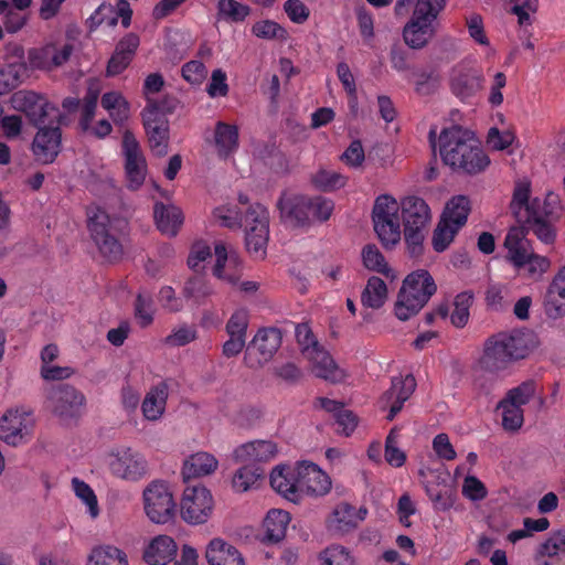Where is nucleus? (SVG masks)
I'll list each match as a JSON object with an SVG mask.
<instances>
[{
    "instance_id": "nucleus-14",
    "label": "nucleus",
    "mask_w": 565,
    "mask_h": 565,
    "mask_svg": "<svg viewBox=\"0 0 565 565\" xmlns=\"http://www.w3.org/2000/svg\"><path fill=\"white\" fill-rule=\"evenodd\" d=\"M142 119L152 152L158 157L167 154L169 121L166 114L156 103L149 102L142 111Z\"/></svg>"
},
{
    "instance_id": "nucleus-21",
    "label": "nucleus",
    "mask_w": 565,
    "mask_h": 565,
    "mask_svg": "<svg viewBox=\"0 0 565 565\" xmlns=\"http://www.w3.org/2000/svg\"><path fill=\"white\" fill-rule=\"evenodd\" d=\"M281 217L295 226L310 225V198L285 193L278 201Z\"/></svg>"
},
{
    "instance_id": "nucleus-64",
    "label": "nucleus",
    "mask_w": 565,
    "mask_h": 565,
    "mask_svg": "<svg viewBox=\"0 0 565 565\" xmlns=\"http://www.w3.org/2000/svg\"><path fill=\"white\" fill-rule=\"evenodd\" d=\"M334 210V203L331 199L323 196L310 198V224L313 222H326L330 218Z\"/></svg>"
},
{
    "instance_id": "nucleus-26",
    "label": "nucleus",
    "mask_w": 565,
    "mask_h": 565,
    "mask_svg": "<svg viewBox=\"0 0 565 565\" xmlns=\"http://www.w3.org/2000/svg\"><path fill=\"white\" fill-rule=\"evenodd\" d=\"M61 149L60 128H41L32 143V150L35 159L44 164L52 163Z\"/></svg>"
},
{
    "instance_id": "nucleus-25",
    "label": "nucleus",
    "mask_w": 565,
    "mask_h": 565,
    "mask_svg": "<svg viewBox=\"0 0 565 565\" xmlns=\"http://www.w3.org/2000/svg\"><path fill=\"white\" fill-rule=\"evenodd\" d=\"M305 359L308 360L310 369L317 377L331 383H340L348 376V372L337 364L331 354L323 347Z\"/></svg>"
},
{
    "instance_id": "nucleus-27",
    "label": "nucleus",
    "mask_w": 565,
    "mask_h": 565,
    "mask_svg": "<svg viewBox=\"0 0 565 565\" xmlns=\"http://www.w3.org/2000/svg\"><path fill=\"white\" fill-rule=\"evenodd\" d=\"M367 514L365 508H355L349 503H339L327 520L328 527L332 531L345 533L356 527Z\"/></svg>"
},
{
    "instance_id": "nucleus-24",
    "label": "nucleus",
    "mask_w": 565,
    "mask_h": 565,
    "mask_svg": "<svg viewBox=\"0 0 565 565\" xmlns=\"http://www.w3.org/2000/svg\"><path fill=\"white\" fill-rule=\"evenodd\" d=\"M278 452L277 445L271 440H253L237 446L233 451L237 463H262L273 460Z\"/></svg>"
},
{
    "instance_id": "nucleus-54",
    "label": "nucleus",
    "mask_w": 565,
    "mask_h": 565,
    "mask_svg": "<svg viewBox=\"0 0 565 565\" xmlns=\"http://www.w3.org/2000/svg\"><path fill=\"white\" fill-rule=\"evenodd\" d=\"M131 14L132 11L130 9L129 3L127 1L120 0L117 4V12H114L111 6L102 4L89 18V20L92 24L98 25L103 23L105 17L109 15L108 20L106 21V24L108 26H113L117 23L119 17H126Z\"/></svg>"
},
{
    "instance_id": "nucleus-49",
    "label": "nucleus",
    "mask_w": 565,
    "mask_h": 565,
    "mask_svg": "<svg viewBox=\"0 0 565 565\" xmlns=\"http://www.w3.org/2000/svg\"><path fill=\"white\" fill-rule=\"evenodd\" d=\"M217 20L227 23L243 22L250 12L248 6L243 4L236 0H218L216 4Z\"/></svg>"
},
{
    "instance_id": "nucleus-53",
    "label": "nucleus",
    "mask_w": 565,
    "mask_h": 565,
    "mask_svg": "<svg viewBox=\"0 0 565 565\" xmlns=\"http://www.w3.org/2000/svg\"><path fill=\"white\" fill-rule=\"evenodd\" d=\"M102 106L116 122H124L129 117V104L118 92L104 94L102 97Z\"/></svg>"
},
{
    "instance_id": "nucleus-42",
    "label": "nucleus",
    "mask_w": 565,
    "mask_h": 565,
    "mask_svg": "<svg viewBox=\"0 0 565 565\" xmlns=\"http://www.w3.org/2000/svg\"><path fill=\"white\" fill-rule=\"evenodd\" d=\"M498 343L508 354L511 361L524 359L529 352L526 337L519 330L494 335Z\"/></svg>"
},
{
    "instance_id": "nucleus-61",
    "label": "nucleus",
    "mask_w": 565,
    "mask_h": 565,
    "mask_svg": "<svg viewBox=\"0 0 565 565\" xmlns=\"http://www.w3.org/2000/svg\"><path fill=\"white\" fill-rule=\"evenodd\" d=\"M198 338L195 326L186 323L174 327L170 334L166 337L164 342L170 347H184Z\"/></svg>"
},
{
    "instance_id": "nucleus-5",
    "label": "nucleus",
    "mask_w": 565,
    "mask_h": 565,
    "mask_svg": "<svg viewBox=\"0 0 565 565\" xmlns=\"http://www.w3.org/2000/svg\"><path fill=\"white\" fill-rule=\"evenodd\" d=\"M142 503L146 516L154 524H168L177 515L172 490L162 480H153L143 489Z\"/></svg>"
},
{
    "instance_id": "nucleus-4",
    "label": "nucleus",
    "mask_w": 565,
    "mask_h": 565,
    "mask_svg": "<svg viewBox=\"0 0 565 565\" xmlns=\"http://www.w3.org/2000/svg\"><path fill=\"white\" fill-rule=\"evenodd\" d=\"M511 362L495 338L489 339L473 370L475 387L481 393H489L499 373L504 371Z\"/></svg>"
},
{
    "instance_id": "nucleus-62",
    "label": "nucleus",
    "mask_w": 565,
    "mask_h": 565,
    "mask_svg": "<svg viewBox=\"0 0 565 565\" xmlns=\"http://www.w3.org/2000/svg\"><path fill=\"white\" fill-rule=\"evenodd\" d=\"M398 430L393 428L385 440V460L395 468L402 467L406 461V455L398 448Z\"/></svg>"
},
{
    "instance_id": "nucleus-17",
    "label": "nucleus",
    "mask_w": 565,
    "mask_h": 565,
    "mask_svg": "<svg viewBox=\"0 0 565 565\" xmlns=\"http://www.w3.org/2000/svg\"><path fill=\"white\" fill-rule=\"evenodd\" d=\"M214 254L213 275L228 285H237L243 277L244 270V265L238 254L222 241L215 243Z\"/></svg>"
},
{
    "instance_id": "nucleus-28",
    "label": "nucleus",
    "mask_w": 565,
    "mask_h": 565,
    "mask_svg": "<svg viewBox=\"0 0 565 565\" xmlns=\"http://www.w3.org/2000/svg\"><path fill=\"white\" fill-rule=\"evenodd\" d=\"M168 397L169 386L166 382L151 386L141 402L143 418L151 423L159 422L166 413Z\"/></svg>"
},
{
    "instance_id": "nucleus-36",
    "label": "nucleus",
    "mask_w": 565,
    "mask_h": 565,
    "mask_svg": "<svg viewBox=\"0 0 565 565\" xmlns=\"http://www.w3.org/2000/svg\"><path fill=\"white\" fill-rule=\"evenodd\" d=\"M545 205V202L540 199L530 200V186L527 183H519L515 186L511 210L519 222L529 221V217H533V214Z\"/></svg>"
},
{
    "instance_id": "nucleus-29",
    "label": "nucleus",
    "mask_w": 565,
    "mask_h": 565,
    "mask_svg": "<svg viewBox=\"0 0 565 565\" xmlns=\"http://www.w3.org/2000/svg\"><path fill=\"white\" fill-rule=\"evenodd\" d=\"M212 145L220 158H230L239 147L238 127L225 121H217L212 134Z\"/></svg>"
},
{
    "instance_id": "nucleus-48",
    "label": "nucleus",
    "mask_w": 565,
    "mask_h": 565,
    "mask_svg": "<svg viewBox=\"0 0 565 565\" xmlns=\"http://www.w3.org/2000/svg\"><path fill=\"white\" fill-rule=\"evenodd\" d=\"M548 213L547 206L545 205L535 212L533 217H529V221L522 222L527 224L530 230H532L536 237L544 244H551L555 238V231L547 220Z\"/></svg>"
},
{
    "instance_id": "nucleus-47",
    "label": "nucleus",
    "mask_w": 565,
    "mask_h": 565,
    "mask_svg": "<svg viewBox=\"0 0 565 565\" xmlns=\"http://www.w3.org/2000/svg\"><path fill=\"white\" fill-rule=\"evenodd\" d=\"M387 299V286L379 277L369 278L362 292L361 301L364 307L380 309Z\"/></svg>"
},
{
    "instance_id": "nucleus-18",
    "label": "nucleus",
    "mask_w": 565,
    "mask_h": 565,
    "mask_svg": "<svg viewBox=\"0 0 565 565\" xmlns=\"http://www.w3.org/2000/svg\"><path fill=\"white\" fill-rule=\"evenodd\" d=\"M298 476L301 500L306 497H323L331 490L330 477L312 462L298 463Z\"/></svg>"
},
{
    "instance_id": "nucleus-16",
    "label": "nucleus",
    "mask_w": 565,
    "mask_h": 565,
    "mask_svg": "<svg viewBox=\"0 0 565 565\" xmlns=\"http://www.w3.org/2000/svg\"><path fill=\"white\" fill-rule=\"evenodd\" d=\"M122 154L128 186L137 190L145 182L147 163L137 139L130 131H125L122 136Z\"/></svg>"
},
{
    "instance_id": "nucleus-13",
    "label": "nucleus",
    "mask_w": 565,
    "mask_h": 565,
    "mask_svg": "<svg viewBox=\"0 0 565 565\" xmlns=\"http://www.w3.org/2000/svg\"><path fill=\"white\" fill-rule=\"evenodd\" d=\"M483 83L482 72L468 61L456 64L450 71V90L462 102H468L475 97L482 89Z\"/></svg>"
},
{
    "instance_id": "nucleus-56",
    "label": "nucleus",
    "mask_w": 565,
    "mask_h": 565,
    "mask_svg": "<svg viewBox=\"0 0 565 565\" xmlns=\"http://www.w3.org/2000/svg\"><path fill=\"white\" fill-rule=\"evenodd\" d=\"M252 33L263 40L285 41L288 39L287 30L273 20H260L253 24Z\"/></svg>"
},
{
    "instance_id": "nucleus-59",
    "label": "nucleus",
    "mask_w": 565,
    "mask_h": 565,
    "mask_svg": "<svg viewBox=\"0 0 565 565\" xmlns=\"http://www.w3.org/2000/svg\"><path fill=\"white\" fill-rule=\"evenodd\" d=\"M214 289L210 282L200 277L189 279L183 288V295L188 299L201 303L204 299L213 295Z\"/></svg>"
},
{
    "instance_id": "nucleus-11",
    "label": "nucleus",
    "mask_w": 565,
    "mask_h": 565,
    "mask_svg": "<svg viewBox=\"0 0 565 565\" xmlns=\"http://www.w3.org/2000/svg\"><path fill=\"white\" fill-rule=\"evenodd\" d=\"M73 53V45L64 42H49L28 51V70L51 72L63 66Z\"/></svg>"
},
{
    "instance_id": "nucleus-9",
    "label": "nucleus",
    "mask_w": 565,
    "mask_h": 565,
    "mask_svg": "<svg viewBox=\"0 0 565 565\" xmlns=\"http://www.w3.org/2000/svg\"><path fill=\"white\" fill-rule=\"evenodd\" d=\"M88 228L102 255L109 262L117 260L122 255V247L111 234L109 215L100 207H89L87 211Z\"/></svg>"
},
{
    "instance_id": "nucleus-63",
    "label": "nucleus",
    "mask_w": 565,
    "mask_h": 565,
    "mask_svg": "<svg viewBox=\"0 0 565 565\" xmlns=\"http://www.w3.org/2000/svg\"><path fill=\"white\" fill-rule=\"evenodd\" d=\"M540 554L547 557L565 558V529L551 533L541 545Z\"/></svg>"
},
{
    "instance_id": "nucleus-45",
    "label": "nucleus",
    "mask_w": 565,
    "mask_h": 565,
    "mask_svg": "<svg viewBox=\"0 0 565 565\" xmlns=\"http://www.w3.org/2000/svg\"><path fill=\"white\" fill-rule=\"evenodd\" d=\"M86 565H129L127 554L114 545L94 547Z\"/></svg>"
},
{
    "instance_id": "nucleus-19",
    "label": "nucleus",
    "mask_w": 565,
    "mask_h": 565,
    "mask_svg": "<svg viewBox=\"0 0 565 565\" xmlns=\"http://www.w3.org/2000/svg\"><path fill=\"white\" fill-rule=\"evenodd\" d=\"M418 475L434 509L438 511L449 510L454 504V499L446 486V478L440 472L429 468L419 469Z\"/></svg>"
},
{
    "instance_id": "nucleus-10",
    "label": "nucleus",
    "mask_w": 565,
    "mask_h": 565,
    "mask_svg": "<svg viewBox=\"0 0 565 565\" xmlns=\"http://www.w3.org/2000/svg\"><path fill=\"white\" fill-rule=\"evenodd\" d=\"M435 136L436 131L431 129L429 131V140L433 143V148L436 150V147H438L444 163L450 168L456 162H460L459 158L463 156L466 151L470 150V146L473 145L476 140L471 132L458 126L443 129L438 137L437 145L434 140Z\"/></svg>"
},
{
    "instance_id": "nucleus-46",
    "label": "nucleus",
    "mask_w": 565,
    "mask_h": 565,
    "mask_svg": "<svg viewBox=\"0 0 565 565\" xmlns=\"http://www.w3.org/2000/svg\"><path fill=\"white\" fill-rule=\"evenodd\" d=\"M263 477V470L255 465L243 463L232 478V488L235 492L243 493L256 489Z\"/></svg>"
},
{
    "instance_id": "nucleus-51",
    "label": "nucleus",
    "mask_w": 565,
    "mask_h": 565,
    "mask_svg": "<svg viewBox=\"0 0 565 565\" xmlns=\"http://www.w3.org/2000/svg\"><path fill=\"white\" fill-rule=\"evenodd\" d=\"M498 409L501 412V423L504 430L515 433L521 429L524 423L523 408L502 399L498 404Z\"/></svg>"
},
{
    "instance_id": "nucleus-12",
    "label": "nucleus",
    "mask_w": 565,
    "mask_h": 565,
    "mask_svg": "<svg viewBox=\"0 0 565 565\" xmlns=\"http://www.w3.org/2000/svg\"><path fill=\"white\" fill-rule=\"evenodd\" d=\"M47 407L62 419L78 417L86 403L84 394L68 384L53 386L47 394Z\"/></svg>"
},
{
    "instance_id": "nucleus-7",
    "label": "nucleus",
    "mask_w": 565,
    "mask_h": 565,
    "mask_svg": "<svg viewBox=\"0 0 565 565\" xmlns=\"http://www.w3.org/2000/svg\"><path fill=\"white\" fill-rule=\"evenodd\" d=\"M214 511V498L211 491L202 486H188L180 500V514L190 525H201L209 521Z\"/></svg>"
},
{
    "instance_id": "nucleus-23",
    "label": "nucleus",
    "mask_w": 565,
    "mask_h": 565,
    "mask_svg": "<svg viewBox=\"0 0 565 565\" xmlns=\"http://www.w3.org/2000/svg\"><path fill=\"white\" fill-rule=\"evenodd\" d=\"M298 481V465L295 467L278 466L270 473L271 488L294 503L301 501V490H299Z\"/></svg>"
},
{
    "instance_id": "nucleus-22",
    "label": "nucleus",
    "mask_w": 565,
    "mask_h": 565,
    "mask_svg": "<svg viewBox=\"0 0 565 565\" xmlns=\"http://www.w3.org/2000/svg\"><path fill=\"white\" fill-rule=\"evenodd\" d=\"M9 102L14 110L25 114L35 124L43 121L50 108L44 97L32 90H18Z\"/></svg>"
},
{
    "instance_id": "nucleus-43",
    "label": "nucleus",
    "mask_w": 565,
    "mask_h": 565,
    "mask_svg": "<svg viewBox=\"0 0 565 565\" xmlns=\"http://www.w3.org/2000/svg\"><path fill=\"white\" fill-rule=\"evenodd\" d=\"M76 499L85 507L86 513L95 520L100 514L97 495L94 489L78 477H73L70 483Z\"/></svg>"
},
{
    "instance_id": "nucleus-44",
    "label": "nucleus",
    "mask_w": 565,
    "mask_h": 565,
    "mask_svg": "<svg viewBox=\"0 0 565 565\" xmlns=\"http://www.w3.org/2000/svg\"><path fill=\"white\" fill-rule=\"evenodd\" d=\"M28 65L24 62L7 63L0 67V96L18 88L24 81Z\"/></svg>"
},
{
    "instance_id": "nucleus-60",
    "label": "nucleus",
    "mask_w": 565,
    "mask_h": 565,
    "mask_svg": "<svg viewBox=\"0 0 565 565\" xmlns=\"http://www.w3.org/2000/svg\"><path fill=\"white\" fill-rule=\"evenodd\" d=\"M536 393V383L532 380L525 381L508 391L504 398L505 401L515 404V406L522 408L526 405Z\"/></svg>"
},
{
    "instance_id": "nucleus-2",
    "label": "nucleus",
    "mask_w": 565,
    "mask_h": 565,
    "mask_svg": "<svg viewBox=\"0 0 565 565\" xmlns=\"http://www.w3.org/2000/svg\"><path fill=\"white\" fill-rule=\"evenodd\" d=\"M437 286L426 269H418L403 281L395 303V315L402 320L415 316L436 292Z\"/></svg>"
},
{
    "instance_id": "nucleus-57",
    "label": "nucleus",
    "mask_w": 565,
    "mask_h": 565,
    "mask_svg": "<svg viewBox=\"0 0 565 565\" xmlns=\"http://www.w3.org/2000/svg\"><path fill=\"white\" fill-rule=\"evenodd\" d=\"M473 295L469 291L458 294L455 298L454 310L450 315L451 323L457 328H462L469 320V309L472 303Z\"/></svg>"
},
{
    "instance_id": "nucleus-40",
    "label": "nucleus",
    "mask_w": 565,
    "mask_h": 565,
    "mask_svg": "<svg viewBox=\"0 0 565 565\" xmlns=\"http://www.w3.org/2000/svg\"><path fill=\"white\" fill-rule=\"evenodd\" d=\"M459 161L460 162H456L451 169L468 174L480 173L490 164L489 157L479 146L477 139L473 141V145L470 146V150L466 151L463 156L459 158Z\"/></svg>"
},
{
    "instance_id": "nucleus-30",
    "label": "nucleus",
    "mask_w": 565,
    "mask_h": 565,
    "mask_svg": "<svg viewBox=\"0 0 565 565\" xmlns=\"http://www.w3.org/2000/svg\"><path fill=\"white\" fill-rule=\"evenodd\" d=\"M544 311L554 320L565 317V266L557 271L547 288Z\"/></svg>"
},
{
    "instance_id": "nucleus-3",
    "label": "nucleus",
    "mask_w": 565,
    "mask_h": 565,
    "mask_svg": "<svg viewBox=\"0 0 565 565\" xmlns=\"http://www.w3.org/2000/svg\"><path fill=\"white\" fill-rule=\"evenodd\" d=\"M372 218L374 231L386 248L394 247L402 237L399 202L391 195H380L374 203Z\"/></svg>"
},
{
    "instance_id": "nucleus-31",
    "label": "nucleus",
    "mask_w": 565,
    "mask_h": 565,
    "mask_svg": "<svg viewBox=\"0 0 565 565\" xmlns=\"http://www.w3.org/2000/svg\"><path fill=\"white\" fill-rule=\"evenodd\" d=\"M404 227L426 228L431 214L428 204L418 196H407L399 203Z\"/></svg>"
},
{
    "instance_id": "nucleus-52",
    "label": "nucleus",
    "mask_w": 565,
    "mask_h": 565,
    "mask_svg": "<svg viewBox=\"0 0 565 565\" xmlns=\"http://www.w3.org/2000/svg\"><path fill=\"white\" fill-rule=\"evenodd\" d=\"M361 257L366 269L376 271L386 277H395L385 257L375 245H366L362 249Z\"/></svg>"
},
{
    "instance_id": "nucleus-39",
    "label": "nucleus",
    "mask_w": 565,
    "mask_h": 565,
    "mask_svg": "<svg viewBox=\"0 0 565 565\" xmlns=\"http://www.w3.org/2000/svg\"><path fill=\"white\" fill-rule=\"evenodd\" d=\"M154 220L159 231L166 235L174 236L183 223V214L175 205H154Z\"/></svg>"
},
{
    "instance_id": "nucleus-50",
    "label": "nucleus",
    "mask_w": 565,
    "mask_h": 565,
    "mask_svg": "<svg viewBox=\"0 0 565 565\" xmlns=\"http://www.w3.org/2000/svg\"><path fill=\"white\" fill-rule=\"evenodd\" d=\"M310 180L316 189L323 192L342 189L348 183V178L344 174L328 169H319Z\"/></svg>"
},
{
    "instance_id": "nucleus-55",
    "label": "nucleus",
    "mask_w": 565,
    "mask_h": 565,
    "mask_svg": "<svg viewBox=\"0 0 565 565\" xmlns=\"http://www.w3.org/2000/svg\"><path fill=\"white\" fill-rule=\"evenodd\" d=\"M320 565H356L351 552L341 545H331L319 554Z\"/></svg>"
},
{
    "instance_id": "nucleus-35",
    "label": "nucleus",
    "mask_w": 565,
    "mask_h": 565,
    "mask_svg": "<svg viewBox=\"0 0 565 565\" xmlns=\"http://www.w3.org/2000/svg\"><path fill=\"white\" fill-rule=\"evenodd\" d=\"M316 406L333 415L338 425V431L341 434L350 436L356 428L358 417L352 411L345 408L342 403L328 397H318Z\"/></svg>"
},
{
    "instance_id": "nucleus-34",
    "label": "nucleus",
    "mask_w": 565,
    "mask_h": 565,
    "mask_svg": "<svg viewBox=\"0 0 565 565\" xmlns=\"http://www.w3.org/2000/svg\"><path fill=\"white\" fill-rule=\"evenodd\" d=\"M218 460L206 451H198L185 458L182 466V477L184 480L202 478L216 471Z\"/></svg>"
},
{
    "instance_id": "nucleus-41",
    "label": "nucleus",
    "mask_w": 565,
    "mask_h": 565,
    "mask_svg": "<svg viewBox=\"0 0 565 565\" xmlns=\"http://www.w3.org/2000/svg\"><path fill=\"white\" fill-rule=\"evenodd\" d=\"M470 210V200L466 195H456L447 202L440 220L460 230L467 223Z\"/></svg>"
},
{
    "instance_id": "nucleus-8",
    "label": "nucleus",
    "mask_w": 565,
    "mask_h": 565,
    "mask_svg": "<svg viewBox=\"0 0 565 565\" xmlns=\"http://www.w3.org/2000/svg\"><path fill=\"white\" fill-rule=\"evenodd\" d=\"M34 427L35 419L30 411L10 408L0 418V439L13 447L28 444L33 437Z\"/></svg>"
},
{
    "instance_id": "nucleus-1",
    "label": "nucleus",
    "mask_w": 565,
    "mask_h": 565,
    "mask_svg": "<svg viewBox=\"0 0 565 565\" xmlns=\"http://www.w3.org/2000/svg\"><path fill=\"white\" fill-rule=\"evenodd\" d=\"M213 214L222 226L228 228L244 226L247 252L256 259L265 257L269 238V213L264 205L259 203L249 205L244 221L236 206H220Z\"/></svg>"
},
{
    "instance_id": "nucleus-33",
    "label": "nucleus",
    "mask_w": 565,
    "mask_h": 565,
    "mask_svg": "<svg viewBox=\"0 0 565 565\" xmlns=\"http://www.w3.org/2000/svg\"><path fill=\"white\" fill-rule=\"evenodd\" d=\"M209 565H245L239 551L221 537L212 539L205 548Z\"/></svg>"
},
{
    "instance_id": "nucleus-37",
    "label": "nucleus",
    "mask_w": 565,
    "mask_h": 565,
    "mask_svg": "<svg viewBox=\"0 0 565 565\" xmlns=\"http://www.w3.org/2000/svg\"><path fill=\"white\" fill-rule=\"evenodd\" d=\"M504 247L508 250V259L518 269L524 266V259L532 252L526 233L522 227H512L504 239Z\"/></svg>"
},
{
    "instance_id": "nucleus-15",
    "label": "nucleus",
    "mask_w": 565,
    "mask_h": 565,
    "mask_svg": "<svg viewBox=\"0 0 565 565\" xmlns=\"http://www.w3.org/2000/svg\"><path fill=\"white\" fill-rule=\"evenodd\" d=\"M281 344V333L276 328H264L257 331L248 344L245 361L250 367H258L268 362Z\"/></svg>"
},
{
    "instance_id": "nucleus-20",
    "label": "nucleus",
    "mask_w": 565,
    "mask_h": 565,
    "mask_svg": "<svg viewBox=\"0 0 565 565\" xmlns=\"http://www.w3.org/2000/svg\"><path fill=\"white\" fill-rule=\"evenodd\" d=\"M416 387L415 377L411 374L406 376L394 377L391 387L380 399L382 408H388L387 419L392 420L402 409L404 403L411 397Z\"/></svg>"
},
{
    "instance_id": "nucleus-38",
    "label": "nucleus",
    "mask_w": 565,
    "mask_h": 565,
    "mask_svg": "<svg viewBox=\"0 0 565 565\" xmlns=\"http://www.w3.org/2000/svg\"><path fill=\"white\" fill-rule=\"evenodd\" d=\"M289 522L290 516L288 512L279 509L269 510L263 522V541L266 543L280 542L286 535Z\"/></svg>"
},
{
    "instance_id": "nucleus-58",
    "label": "nucleus",
    "mask_w": 565,
    "mask_h": 565,
    "mask_svg": "<svg viewBox=\"0 0 565 565\" xmlns=\"http://www.w3.org/2000/svg\"><path fill=\"white\" fill-rule=\"evenodd\" d=\"M460 230L440 220L434 230L431 245L435 252L446 250Z\"/></svg>"
},
{
    "instance_id": "nucleus-32",
    "label": "nucleus",
    "mask_w": 565,
    "mask_h": 565,
    "mask_svg": "<svg viewBox=\"0 0 565 565\" xmlns=\"http://www.w3.org/2000/svg\"><path fill=\"white\" fill-rule=\"evenodd\" d=\"M178 546L169 535L154 536L143 551V561L148 565H167L175 556Z\"/></svg>"
},
{
    "instance_id": "nucleus-6",
    "label": "nucleus",
    "mask_w": 565,
    "mask_h": 565,
    "mask_svg": "<svg viewBox=\"0 0 565 565\" xmlns=\"http://www.w3.org/2000/svg\"><path fill=\"white\" fill-rule=\"evenodd\" d=\"M106 461L110 475L121 481L136 483L146 479L150 472L146 456L130 447L111 450Z\"/></svg>"
}]
</instances>
